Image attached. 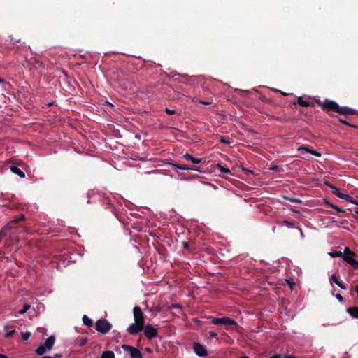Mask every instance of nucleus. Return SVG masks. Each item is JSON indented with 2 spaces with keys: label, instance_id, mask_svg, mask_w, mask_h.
<instances>
[{
  "label": "nucleus",
  "instance_id": "f257e3e1",
  "mask_svg": "<svg viewBox=\"0 0 358 358\" xmlns=\"http://www.w3.org/2000/svg\"><path fill=\"white\" fill-rule=\"evenodd\" d=\"M315 103L322 108L325 112H335L341 115H358V111L355 109L347 106H340L336 101L329 99H325L322 101L320 99H315Z\"/></svg>",
  "mask_w": 358,
  "mask_h": 358
},
{
  "label": "nucleus",
  "instance_id": "6e6d98bb",
  "mask_svg": "<svg viewBox=\"0 0 358 358\" xmlns=\"http://www.w3.org/2000/svg\"><path fill=\"white\" fill-rule=\"evenodd\" d=\"M331 222H332V223H336V224L338 223V222H337V221H336V220H332Z\"/></svg>",
  "mask_w": 358,
  "mask_h": 358
},
{
  "label": "nucleus",
  "instance_id": "5fc2aeb1",
  "mask_svg": "<svg viewBox=\"0 0 358 358\" xmlns=\"http://www.w3.org/2000/svg\"><path fill=\"white\" fill-rule=\"evenodd\" d=\"M281 94H282V95H284V96H286V95H287V93H285V92H281Z\"/></svg>",
  "mask_w": 358,
  "mask_h": 358
},
{
  "label": "nucleus",
  "instance_id": "bf43d9fd",
  "mask_svg": "<svg viewBox=\"0 0 358 358\" xmlns=\"http://www.w3.org/2000/svg\"><path fill=\"white\" fill-rule=\"evenodd\" d=\"M346 222H347V221H346V220H344V221H343L342 222H341V224H344V223H346Z\"/></svg>",
  "mask_w": 358,
  "mask_h": 358
},
{
  "label": "nucleus",
  "instance_id": "6e6552de",
  "mask_svg": "<svg viewBox=\"0 0 358 358\" xmlns=\"http://www.w3.org/2000/svg\"><path fill=\"white\" fill-rule=\"evenodd\" d=\"M143 326L141 324L134 322L128 327L127 331L130 335H136L140 331H143Z\"/></svg>",
  "mask_w": 358,
  "mask_h": 358
},
{
  "label": "nucleus",
  "instance_id": "dca6fc26",
  "mask_svg": "<svg viewBox=\"0 0 358 358\" xmlns=\"http://www.w3.org/2000/svg\"><path fill=\"white\" fill-rule=\"evenodd\" d=\"M173 165L176 169H180V170H192V171H199V169L197 167H195L194 166H186V165H180L178 164H173Z\"/></svg>",
  "mask_w": 358,
  "mask_h": 358
},
{
  "label": "nucleus",
  "instance_id": "f704fd0d",
  "mask_svg": "<svg viewBox=\"0 0 358 358\" xmlns=\"http://www.w3.org/2000/svg\"><path fill=\"white\" fill-rule=\"evenodd\" d=\"M325 205L327 206H329L333 209H334V208L336 207V205H334V203H331L330 201H325Z\"/></svg>",
  "mask_w": 358,
  "mask_h": 358
},
{
  "label": "nucleus",
  "instance_id": "37998d69",
  "mask_svg": "<svg viewBox=\"0 0 358 358\" xmlns=\"http://www.w3.org/2000/svg\"><path fill=\"white\" fill-rule=\"evenodd\" d=\"M242 170H243L245 173H253V171H252L249 170V169H246V168H242Z\"/></svg>",
  "mask_w": 358,
  "mask_h": 358
},
{
  "label": "nucleus",
  "instance_id": "8fccbe9b",
  "mask_svg": "<svg viewBox=\"0 0 358 358\" xmlns=\"http://www.w3.org/2000/svg\"><path fill=\"white\" fill-rule=\"evenodd\" d=\"M350 127H354V128H357L358 129V125H355V124H351L349 125Z\"/></svg>",
  "mask_w": 358,
  "mask_h": 358
},
{
  "label": "nucleus",
  "instance_id": "9d476101",
  "mask_svg": "<svg viewBox=\"0 0 358 358\" xmlns=\"http://www.w3.org/2000/svg\"><path fill=\"white\" fill-rule=\"evenodd\" d=\"M25 219V217L24 215H20V216L18 218H16L9 222H8L3 227L8 231L10 229H15L17 227V224L24 220Z\"/></svg>",
  "mask_w": 358,
  "mask_h": 358
},
{
  "label": "nucleus",
  "instance_id": "58836bf2",
  "mask_svg": "<svg viewBox=\"0 0 358 358\" xmlns=\"http://www.w3.org/2000/svg\"><path fill=\"white\" fill-rule=\"evenodd\" d=\"M336 298L340 301V302H343L344 299H343V297L340 294H337L336 295Z\"/></svg>",
  "mask_w": 358,
  "mask_h": 358
},
{
  "label": "nucleus",
  "instance_id": "de8ad7c7",
  "mask_svg": "<svg viewBox=\"0 0 358 358\" xmlns=\"http://www.w3.org/2000/svg\"><path fill=\"white\" fill-rule=\"evenodd\" d=\"M199 103L204 104V105H210L211 103L210 102H206V101H199Z\"/></svg>",
  "mask_w": 358,
  "mask_h": 358
},
{
  "label": "nucleus",
  "instance_id": "864d4df0",
  "mask_svg": "<svg viewBox=\"0 0 358 358\" xmlns=\"http://www.w3.org/2000/svg\"><path fill=\"white\" fill-rule=\"evenodd\" d=\"M20 41V39H15V40H14V43H19Z\"/></svg>",
  "mask_w": 358,
  "mask_h": 358
},
{
  "label": "nucleus",
  "instance_id": "4be33fe9",
  "mask_svg": "<svg viewBox=\"0 0 358 358\" xmlns=\"http://www.w3.org/2000/svg\"><path fill=\"white\" fill-rule=\"evenodd\" d=\"M278 224H285L289 228H292L294 227V223L293 222L289 220H284L282 222H278Z\"/></svg>",
  "mask_w": 358,
  "mask_h": 358
},
{
  "label": "nucleus",
  "instance_id": "473e14b6",
  "mask_svg": "<svg viewBox=\"0 0 358 358\" xmlns=\"http://www.w3.org/2000/svg\"><path fill=\"white\" fill-rule=\"evenodd\" d=\"M208 334H209V337L208 338V339L209 338H216L217 339V334L216 332L210 331L208 333Z\"/></svg>",
  "mask_w": 358,
  "mask_h": 358
},
{
  "label": "nucleus",
  "instance_id": "09e8293b",
  "mask_svg": "<svg viewBox=\"0 0 358 358\" xmlns=\"http://www.w3.org/2000/svg\"><path fill=\"white\" fill-rule=\"evenodd\" d=\"M0 358H8L6 355L0 354Z\"/></svg>",
  "mask_w": 358,
  "mask_h": 358
},
{
  "label": "nucleus",
  "instance_id": "6ab92c4d",
  "mask_svg": "<svg viewBox=\"0 0 358 358\" xmlns=\"http://www.w3.org/2000/svg\"><path fill=\"white\" fill-rule=\"evenodd\" d=\"M83 322L85 325L87 327H92L93 325V321L90 317H88L86 315H84L83 317Z\"/></svg>",
  "mask_w": 358,
  "mask_h": 358
},
{
  "label": "nucleus",
  "instance_id": "a211bd4d",
  "mask_svg": "<svg viewBox=\"0 0 358 358\" xmlns=\"http://www.w3.org/2000/svg\"><path fill=\"white\" fill-rule=\"evenodd\" d=\"M55 338L54 336H50V337H48L47 338V340L45 341V342L43 343L45 347L47 348V349L48 350H50L52 348V346L55 343Z\"/></svg>",
  "mask_w": 358,
  "mask_h": 358
},
{
  "label": "nucleus",
  "instance_id": "0eeeda50",
  "mask_svg": "<svg viewBox=\"0 0 358 358\" xmlns=\"http://www.w3.org/2000/svg\"><path fill=\"white\" fill-rule=\"evenodd\" d=\"M143 332L145 336L148 339H152L157 336V329L154 328L152 325L148 324L146 326L143 327Z\"/></svg>",
  "mask_w": 358,
  "mask_h": 358
},
{
  "label": "nucleus",
  "instance_id": "4d7b16f0",
  "mask_svg": "<svg viewBox=\"0 0 358 358\" xmlns=\"http://www.w3.org/2000/svg\"><path fill=\"white\" fill-rule=\"evenodd\" d=\"M3 82H4V80H3V79L0 78V83H3Z\"/></svg>",
  "mask_w": 358,
  "mask_h": 358
},
{
  "label": "nucleus",
  "instance_id": "49530a36",
  "mask_svg": "<svg viewBox=\"0 0 358 358\" xmlns=\"http://www.w3.org/2000/svg\"><path fill=\"white\" fill-rule=\"evenodd\" d=\"M285 358H298L296 356L292 355H287L284 356Z\"/></svg>",
  "mask_w": 358,
  "mask_h": 358
},
{
  "label": "nucleus",
  "instance_id": "412c9836",
  "mask_svg": "<svg viewBox=\"0 0 358 358\" xmlns=\"http://www.w3.org/2000/svg\"><path fill=\"white\" fill-rule=\"evenodd\" d=\"M46 349L47 348L45 347V345L44 344H41L39 347H38V348L36 350V352L38 355H42L45 354Z\"/></svg>",
  "mask_w": 358,
  "mask_h": 358
},
{
  "label": "nucleus",
  "instance_id": "7c9ffc66",
  "mask_svg": "<svg viewBox=\"0 0 358 358\" xmlns=\"http://www.w3.org/2000/svg\"><path fill=\"white\" fill-rule=\"evenodd\" d=\"M164 111L166 112V114L170 115H175L176 113V110L169 109L168 108H166Z\"/></svg>",
  "mask_w": 358,
  "mask_h": 358
},
{
  "label": "nucleus",
  "instance_id": "a18cd8bd",
  "mask_svg": "<svg viewBox=\"0 0 358 358\" xmlns=\"http://www.w3.org/2000/svg\"><path fill=\"white\" fill-rule=\"evenodd\" d=\"M282 357V355H280V354H276V355H274L273 356H271V357L269 358H281Z\"/></svg>",
  "mask_w": 358,
  "mask_h": 358
},
{
  "label": "nucleus",
  "instance_id": "2f4dec72",
  "mask_svg": "<svg viewBox=\"0 0 358 358\" xmlns=\"http://www.w3.org/2000/svg\"><path fill=\"white\" fill-rule=\"evenodd\" d=\"M171 307L173 309L178 310V313H182V306L180 305H179V304H173Z\"/></svg>",
  "mask_w": 358,
  "mask_h": 358
},
{
  "label": "nucleus",
  "instance_id": "1a4fd4ad",
  "mask_svg": "<svg viewBox=\"0 0 358 358\" xmlns=\"http://www.w3.org/2000/svg\"><path fill=\"white\" fill-rule=\"evenodd\" d=\"M193 349L195 354L199 357H205L208 355L205 347L199 343H195L193 345Z\"/></svg>",
  "mask_w": 358,
  "mask_h": 358
},
{
  "label": "nucleus",
  "instance_id": "f8f14e48",
  "mask_svg": "<svg viewBox=\"0 0 358 358\" xmlns=\"http://www.w3.org/2000/svg\"><path fill=\"white\" fill-rule=\"evenodd\" d=\"M293 104L294 105L299 104L303 107H308V106L314 107L315 106V104L313 102H310L308 101H305L303 99V97H301V96H299L297 98L296 101L293 102Z\"/></svg>",
  "mask_w": 358,
  "mask_h": 358
},
{
  "label": "nucleus",
  "instance_id": "423d86ee",
  "mask_svg": "<svg viewBox=\"0 0 358 358\" xmlns=\"http://www.w3.org/2000/svg\"><path fill=\"white\" fill-rule=\"evenodd\" d=\"M122 348L127 352H129L132 358H142V354L139 350L137 348L128 345H122Z\"/></svg>",
  "mask_w": 358,
  "mask_h": 358
},
{
  "label": "nucleus",
  "instance_id": "f3484780",
  "mask_svg": "<svg viewBox=\"0 0 358 358\" xmlns=\"http://www.w3.org/2000/svg\"><path fill=\"white\" fill-rule=\"evenodd\" d=\"M10 171L13 173L19 176L20 178H24L25 177L24 173L20 168H18L17 166H15V165L11 166L10 167Z\"/></svg>",
  "mask_w": 358,
  "mask_h": 358
},
{
  "label": "nucleus",
  "instance_id": "72a5a7b5",
  "mask_svg": "<svg viewBox=\"0 0 358 358\" xmlns=\"http://www.w3.org/2000/svg\"><path fill=\"white\" fill-rule=\"evenodd\" d=\"M220 143H222L224 144H227V145H229V141L227 140V138H225L224 137L222 136L220 139Z\"/></svg>",
  "mask_w": 358,
  "mask_h": 358
},
{
  "label": "nucleus",
  "instance_id": "aec40b11",
  "mask_svg": "<svg viewBox=\"0 0 358 358\" xmlns=\"http://www.w3.org/2000/svg\"><path fill=\"white\" fill-rule=\"evenodd\" d=\"M101 358H115V354L113 351H104L101 355Z\"/></svg>",
  "mask_w": 358,
  "mask_h": 358
},
{
  "label": "nucleus",
  "instance_id": "c9c22d12",
  "mask_svg": "<svg viewBox=\"0 0 358 358\" xmlns=\"http://www.w3.org/2000/svg\"><path fill=\"white\" fill-rule=\"evenodd\" d=\"M182 244L184 249L187 250H190V247H189V245L188 243L183 241L182 243Z\"/></svg>",
  "mask_w": 358,
  "mask_h": 358
},
{
  "label": "nucleus",
  "instance_id": "13d9d810",
  "mask_svg": "<svg viewBox=\"0 0 358 358\" xmlns=\"http://www.w3.org/2000/svg\"><path fill=\"white\" fill-rule=\"evenodd\" d=\"M355 214H357L358 215V210H355Z\"/></svg>",
  "mask_w": 358,
  "mask_h": 358
},
{
  "label": "nucleus",
  "instance_id": "7ed1b4c3",
  "mask_svg": "<svg viewBox=\"0 0 358 358\" xmlns=\"http://www.w3.org/2000/svg\"><path fill=\"white\" fill-rule=\"evenodd\" d=\"M210 322L215 325L223 324L225 326H231L234 327H238V323L229 317H223L221 318L213 317L212 318Z\"/></svg>",
  "mask_w": 358,
  "mask_h": 358
},
{
  "label": "nucleus",
  "instance_id": "a878e982",
  "mask_svg": "<svg viewBox=\"0 0 358 358\" xmlns=\"http://www.w3.org/2000/svg\"><path fill=\"white\" fill-rule=\"evenodd\" d=\"M30 308V305L28 304V303H24V306H23V308L22 310H20L18 311V313L22 315V314H24Z\"/></svg>",
  "mask_w": 358,
  "mask_h": 358
},
{
  "label": "nucleus",
  "instance_id": "ddd939ff",
  "mask_svg": "<svg viewBox=\"0 0 358 358\" xmlns=\"http://www.w3.org/2000/svg\"><path fill=\"white\" fill-rule=\"evenodd\" d=\"M343 260L350 264L354 269H358V261L351 256L343 255Z\"/></svg>",
  "mask_w": 358,
  "mask_h": 358
},
{
  "label": "nucleus",
  "instance_id": "3c124183",
  "mask_svg": "<svg viewBox=\"0 0 358 358\" xmlns=\"http://www.w3.org/2000/svg\"><path fill=\"white\" fill-rule=\"evenodd\" d=\"M55 358H61V355H59V354H56V355H55Z\"/></svg>",
  "mask_w": 358,
  "mask_h": 358
},
{
  "label": "nucleus",
  "instance_id": "4468645a",
  "mask_svg": "<svg viewBox=\"0 0 358 358\" xmlns=\"http://www.w3.org/2000/svg\"><path fill=\"white\" fill-rule=\"evenodd\" d=\"M182 157L185 159H186L187 161H190L193 164H201V163L203 162V159L194 157V156L191 155L189 153H185V155H183Z\"/></svg>",
  "mask_w": 358,
  "mask_h": 358
},
{
  "label": "nucleus",
  "instance_id": "c756f323",
  "mask_svg": "<svg viewBox=\"0 0 358 358\" xmlns=\"http://www.w3.org/2000/svg\"><path fill=\"white\" fill-rule=\"evenodd\" d=\"M31 336V334L29 332H22V339L23 341H27L29 339V338Z\"/></svg>",
  "mask_w": 358,
  "mask_h": 358
},
{
  "label": "nucleus",
  "instance_id": "c03bdc74",
  "mask_svg": "<svg viewBox=\"0 0 358 358\" xmlns=\"http://www.w3.org/2000/svg\"><path fill=\"white\" fill-rule=\"evenodd\" d=\"M280 169L279 166L278 165H274L273 166H272L271 168V170H274V171H278Z\"/></svg>",
  "mask_w": 358,
  "mask_h": 358
},
{
  "label": "nucleus",
  "instance_id": "a19ab883",
  "mask_svg": "<svg viewBox=\"0 0 358 358\" xmlns=\"http://www.w3.org/2000/svg\"><path fill=\"white\" fill-rule=\"evenodd\" d=\"M337 285L339 286L342 289H346L345 285L341 281Z\"/></svg>",
  "mask_w": 358,
  "mask_h": 358
},
{
  "label": "nucleus",
  "instance_id": "9b49d317",
  "mask_svg": "<svg viewBox=\"0 0 358 358\" xmlns=\"http://www.w3.org/2000/svg\"><path fill=\"white\" fill-rule=\"evenodd\" d=\"M298 151H305L316 157H320L321 154L308 145H302L298 148Z\"/></svg>",
  "mask_w": 358,
  "mask_h": 358
},
{
  "label": "nucleus",
  "instance_id": "052dcab7",
  "mask_svg": "<svg viewBox=\"0 0 358 358\" xmlns=\"http://www.w3.org/2000/svg\"><path fill=\"white\" fill-rule=\"evenodd\" d=\"M143 358V357H142Z\"/></svg>",
  "mask_w": 358,
  "mask_h": 358
},
{
  "label": "nucleus",
  "instance_id": "bb28decb",
  "mask_svg": "<svg viewBox=\"0 0 358 358\" xmlns=\"http://www.w3.org/2000/svg\"><path fill=\"white\" fill-rule=\"evenodd\" d=\"M334 210H336L338 213L341 214V216L345 215L346 213L343 208H339L338 206H336Z\"/></svg>",
  "mask_w": 358,
  "mask_h": 358
},
{
  "label": "nucleus",
  "instance_id": "603ef678",
  "mask_svg": "<svg viewBox=\"0 0 358 358\" xmlns=\"http://www.w3.org/2000/svg\"><path fill=\"white\" fill-rule=\"evenodd\" d=\"M355 291L358 293V285L355 286Z\"/></svg>",
  "mask_w": 358,
  "mask_h": 358
},
{
  "label": "nucleus",
  "instance_id": "20e7f679",
  "mask_svg": "<svg viewBox=\"0 0 358 358\" xmlns=\"http://www.w3.org/2000/svg\"><path fill=\"white\" fill-rule=\"evenodd\" d=\"M134 321L143 325L144 327L145 324V317L143 311L141 308L138 306H135L133 309Z\"/></svg>",
  "mask_w": 358,
  "mask_h": 358
},
{
  "label": "nucleus",
  "instance_id": "e433bc0d",
  "mask_svg": "<svg viewBox=\"0 0 358 358\" xmlns=\"http://www.w3.org/2000/svg\"><path fill=\"white\" fill-rule=\"evenodd\" d=\"M15 330H12L9 332H8L6 334V338H10L13 336V334H15Z\"/></svg>",
  "mask_w": 358,
  "mask_h": 358
},
{
  "label": "nucleus",
  "instance_id": "f03ea898",
  "mask_svg": "<svg viewBox=\"0 0 358 358\" xmlns=\"http://www.w3.org/2000/svg\"><path fill=\"white\" fill-rule=\"evenodd\" d=\"M95 327L98 332L106 334L111 329L112 324L106 319H100L96 321Z\"/></svg>",
  "mask_w": 358,
  "mask_h": 358
},
{
  "label": "nucleus",
  "instance_id": "5701e85b",
  "mask_svg": "<svg viewBox=\"0 0 358 358\" xmlns=\"http://www.w3.org/2000/svg\"><path fill=\"white\" fill-rule=\"evenodd\" d=\"M217 166L220 169V172L223 173L228 174L231 173V171L228 168L224 167L220 164H217Z\"/></svg>",
  "mask_w": 358,
  "mask_h": 358
},
{
  "label": "nucleus",
  "instance_id": "79ce46f5",
  "mask_svg": "<svg viewBox=\"0 0 358 358\" xmlns=\"http://www.w3.org/2000/svg\"><path fill=\"white\" fill-rule=\"evenodd\" d=\"M287 284L289 285V287L291 289H293V285H294L295 283L293 282H291V280H287Z\"/></svg>",
  "mask_w": 358,
  "mask_h": 358
},
{
  "label": "nucleus",
  "instance_id": "2eb2a0df",
  "mask_svg": "<svg viewBox=\"0 0 358 358\" xmlns=\"http://www.w3.org/2000/svg\"><path fill=\"white\" fill-rule=\"evenodd\" d=\"M347 313L353 318L358 319V306H353L347 308Z\"/></svg>",
  "mask_w": 358,
  "mask_h": 358
},
{
  "label": "nucleus",
  "instance_id": "c85d7f7f",
  "mask_svg": "<svg viewBox=\"0 0 358 358\" xmlns=\"http://www.w3.org/2000/svg\"><path fill=\"white\" fill-rule=\"evenodd\" d=\"M330 281L336 283V285L339 284L340 280L338 279L336 275H331L330 277Z\"/></svg>",
  "mask_w": 358,
  "mask_h": 358
},
{
  "label": "nucleus",
  "instance_id": "ea45409f",
  "mask_svg": "<svg viewBox=\"0 0 358 358\" xmlns=\"http://www.w3.org/2000/svg\"><path fill=\"white\" fill-rule=\"evenodd\" d=\"M339 122L348 126L350 125V123L348 122L346 120L342 118H339Z\"/></svg>",
  "mask_w": 358,
  "mask_h": 358
},
{
  "label": "nucleus",
  "instance_id": "b1692460",
  "mask_svg": "<svg viewBox=\"0 0 358 358\" xmlns=\"http://www.w3.org/2000/svg\"><path fill=\"white\" fill-rule=\"evenodd\" d=\"M329 255L332 257H342L343 258V252L341 251L335 250L329 253Z\"/></svg>",
  "mask_w": 358,
  "mask_h": 358
},
{
  "label": "nucleus",
  "instance_id": "393cba45",
  "mask_svg": "<svg viewBox=\"0 0 358 358\" xmlns=\"http://www.w3.org/2000/svg\"><path fill=\"white\" fill-rule=\"evenodd\" d=\"M343 255H347V256H351L353 257L355 255V253L350 250V249L348 247L345 248L344 253H343Z\"/></svg>",
  "mask_w": 358,
  "mask_h": 358
},
{
  "label": "nucleus",
  "instance_id": "cd10ccee",
  "mask_svg": "<svg viewBox=\"0 0 358 358\" xmlns=\"http://www.w3.org/2000/svg\"><path fill=\"white\" fill-rule=\"evenodd\" d=\"M288 201H291V202H293V203H301V199H298V198H293V197H287L286 198Z\"/></svg>",
  "mask_w": 358,
  "mask_h": 358
},
{
  "label": "nucleus",
  "instance_id": "39448f33",
  "mask_svg": "<svg viewBox=\"0 0 358 358\" xmlns=\"http://www.w3.org/2000/svg\"><path fill=\"white\" fill-rule=\"evenodd\" d=\"M332 193L337 196L338 197L341 198V199H345L349 202H351L354 204H356V205H358V201H356L353 199V198L348 195V194H343V193H341L340 192V189L336 187H332Z\"/></svg>",
  "mask_w": 358,
  "mask_h": 358
},
{
  "label": "nucleus",
  "instance_id": "4c0bfd02",
  "mask_svg": "<svg viewBox=\"0 0 358 358\" xmlns=\"http://www.w3.org/2000/svg\"><path fill=\"white\" fill-rule=\"evenodd\" d=\"M87 339L86 338H83L80 340V345L83 346L86 344Z\"/></svg>",
  "mask_w": 358,
  "mask_h": 358
}]
</instances>
